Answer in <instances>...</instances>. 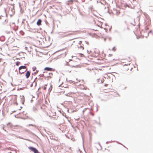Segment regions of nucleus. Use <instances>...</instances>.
I'll return each instance as SVG.
<instances>
[{
    "label": "nucleus",
    "mask_w": 153,
    "mask_h": 153,
    "mask_svg": "<svg viewBox=\"0 0 153 153\" xmlns=\"http://www.w3.org/2000/svg\"><path fill=\"white\" fill-rule=\"evenodd\" d=\"M99 54L100 52L98 50L95 49V51H94V52L92 54V56L94 58H97V59H94V62L95 63L100 64H101V62L98 61V60H99L100 59H99V58L97 57L99 56Z\"/></svg>",
    "instance_id": "1"
},
{
    "label": "nucleus",
    "mask_w": 153,
    "mask_h": 153,
    "mask_svg": "<svg viewBox=\"0 0 153 153\" xmlns=\"http://www.w3.org/2000/svg\"><path fill=\"white\" fill-rule=\"evenodd\" d=\"M26 67L25 66H22L19 68V73L21 74H23L26 71Z\"/></svg>",
    "instance_id": "2"
},
{
    "label": "nucleus",
    "mask_w": 153,
    "mask_h": 153,
    "mask_svg": "<svg viewBox=\"0 0 153 153\" xmlns=\"http://www.w3.org/2000/svg\"><path fill=\"white\" fill-rule=\"evenodd\" d=\"M28 149L33 151L34 153H38V151L35 148H33L32 147H28Z\"/></svg>",
    "instance_id": "3"
},
{
    "label": "nucleus",
    "mask_w": 153,
    "mask_h": 153,
    "mask_svg": "<svg viewBox=\"0 0 153 153\" xmlns=\"http://www.w3.org/2000/svg\"><path fill=\"white\" fill-rule=\"evenodd\" d=\"M44 70L47 71H53V68L50 67H46L44 68Z\"/></svg>",
    "instance_id": "4"
},
{
    "label": "nucleus",
    "mask_w": 153,
    "mask_h": 153,
    "mask_svg": "<svg viewBox=\"0 0 153 153\" xmlns=\"http://www.w3.org/2000/svg\"><path fill=\"white\" fill-rule=\"evenodd\" d=\"M30 72L29 71H27L26 72L25 74V76H26V78L27 79L29 77L30 75Z\"/></svg>",
    "instance_id": "5"
},
{
    "label": "nucleus",
    "mask_w": 153,
    "mask_h": 153,
    "mask_svg": "<svg viewBox=\"0 0 153 153\" xmlns=\"http://www.w3.org/2000/svg\"><path fill=\"white\" fill-rule=\"evenodd\" d=\"M42 20L40 19H39L37 22L36 24L39 26L41 25Z\"/></svg>",
    "instance_id": "6"
},
{
    "label": "nucleus",
    "mask_w": 153,
    "mask_h": 153,
    "mask_svg": "<svg viewBox=\"0 0 153 153\" xmlns=\"http://www.w3.org/2000/svg\"><path fill=\"white\" fill-rule=\"evenodd\" d=\"M59 92L60 93H64L65 92V91L63 89L61 88L60 87H59Z\"/></svg>",
    "instance_id": "7"
},
{
    "label": "nucleus",
    "mask_w": 153,
    "mask_h": 153,
    "mask_svg": "<svg viewBox=\"0 0 153 153\" xmlns=\"http://www.w3.org/2000/svg\"><path fill=\"white\" fill-rule=\"evenodd\" d=\"M20 64V62H16V64L17 66H19Z\"/></svg>",
    "instance_id": "8"
},
{
    "label": "nucleus",
    "mask_w": 153,
    "mask_h": 153,
    "mask_svg": "<svg viewBox=\"0 0 153 153\" xmlns=\"http://www.w3.org/2000/svg\"><path fill=\"white\" fill-rule=\"evenodd\" d=\"M112 51H115L116 50V48H115V47H114L112 49Z\"/></svg>",
    "instance_id": "9"
},
{
    "label": "nucleus",
    "mask_w": 153,
    "mask_h": 153,
    "mask_svg": "<svg viewBox=\"0 0 153 153\" xmlns=\"http://www.w3.org/2000/svg\"><path fill=\"white\" fill-rule=\"evenodd\" d=\"M32 69H33V71H35V70L36 69V67H33V68H32Z\"/></svg>",
    "instance_id": "10"
},
{
    "label": "nucleus",
    "mask_w": 153,
    "mask_h": 153,
    "mask_svg": "<svg viewBox=\"0 0 153 153\" xmlns=\"http://www.w3.org/2000/svg\"><path fill=\"white\" fill-rule=\"evenodd\" d=\"M14 99L15 100V101H16L15 103L16 104V105H17V103L16 102V97H14Z\"/></svg>",
    "instance_id": "11"
},
{
    "label": "nucleus",
    "mask_w": 153,
    "mask_h": 153,
    "mask_svg": "<svg viewBox=\"0 0 153 153\" xmlns=\"http://www.w3.org/2000/svg\"><path fill=\"white\" fill-rule=\"evenodd\" d=\"M108 84H104V86L106 87L107 86H108Z\"/></svg>",
    "instance_id": "12"
},
{
    "label": "nucleus",
    "mask_w": 153,
    "mask_h": 153,
    "mask_svg": "<svg viewBox=\"0 0 153 153\" xmlns=\"http://www.w3.org/2000/svg\"><path fill=\"white\" fill-rule=\"evenodd\" d=\"M62 55L63 56H65L66 54H65V53H63Z\"/></svg>",
    "instance_id": "13"
},
{
    "label": "nucleus",
    "mask_w": 153,
    "mask_h": 153,
    "mask_svg": "<svg viewBox=\"0 0 153 153\" xmlns=\"http://www.w3.org/2000/svg\"><path fill=\"white\" fill-rule=\"evenodd\" d=\"M102 34L101 33H100V35H99V36H102Z\"/></svg>",
    "instance_id": "14"
},
{
    "label": "nucleus",
    "mask_w": 153,
    "mask_h": 153,
    "mask_svg": "<svg viewBox=\"0 0 153 153\" xmlns=\"http://www.w3.org/2000/svg\"><path fill=\"white\" fill-rule=\"evenodd\" d=\"M146 30H147L148 29V27H146Z\"/></svg>",
    "instance_id": "15"
},
{
    "label": "nucleus",
    "mask_w": 153,
    "mask_h": 153,
    "mask_svg": "<svg viewBox=\"0 0 153 153\" xmlns=\"http://www.w3.org/2000/svg\"><path fill=\"white\" fill-rule=\"evenodd\" d=\"M91 59H93V58H91Z\"/></svg>",
    "instance_id": "16"
},
{
    "label": "nucleus",
    "mask_w": 153,
    "mask_h": 153,
    "mask_svg": "<svg viewBox=\"0 0 153 153\" xmlns=\"http://www.w3.org/2000/svg\"><path fill=\"white\" fill-rule=\"evenodd\" d=\"M105 39H104V40H105Z\"/></svg>",
    "instance_id": "17"
},
{
    "label": "nucleus",
    "mask_w": 153,
    "mask_h": 153,
    "mask_svg": "<svg viewBox=\"0 0 153 153\" xmlns=\"http://www.w3.org/2000/svg\"><path fill=\"white\" fill-rule=\"evenodd\" d=\"M62 88H63V87H62Z\"/></svg>",
    "instance_id": "18"
}]
</instances>
